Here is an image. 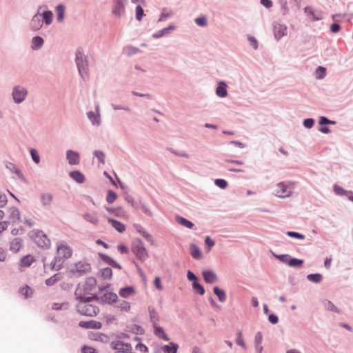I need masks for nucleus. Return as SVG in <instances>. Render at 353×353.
I'll use <instances>...</instances> for the list:
<instances>
[{"mask_svg":"<svg viewBox=\"0 0 353 353\" xmlns=\"http://www.w3.org/2000/svg\"><path fill=\"white\" fill-rule=\"evenodd\" d=\"M110 347L114 350V353H134L130 344L118 339L112 341Z\"/></svg>","mask_w":353,"mask_h":353,"instance_id":"423d86ee","label":"nucleus"},{"mask_svg":"<svg viewBox=\"0 0 353 353\" xmlns=\"http://www.w3.org/2000/svg\"><path fill=\"white\" fill-rule=\"evenodd\" d=\"M43 43V40L40 37H34L32 40V48L36 49L40 48Z\"/></svg>","mask_w":353,"mask_h":353,"instance_id":"c03bdc74","label":"nucleus"},{"mask_svg":"<svg viewBox=\"0 0 353 353\" xmlns=\"http://www.w3.org/2000/svg\"><path fill=\"white\" fill-rule=\"evenodd\" d=\"M30 154L33 162L37 165L39 164L41 159L37 150L34 148H30Z\"/></svg>","mask_w":353,"mask_h":353,"instance_id":"ea45409f","label":"nucleus"},{"mask_svg":"<svg viewBox=\"0 0 353 353\" xmlns=\"http://www.w3.org/2000/svg\"><path fill=\"white\" fill-rule=\"evenodd\" d=\"M134 228L136 231L142 235L148 241L152 242L153 239L152 235L148 233L141 225L139 224H134Z\"/></svg>","mask_w":353,"mask_h":353,"instance_id":"b1692460","label":"nucleus"},{"mask_svg":"<svg viewBox=\"0 0 353 353\" xmlns=\"http://www.w3.org/2000/svg\"><path fill=\"white\" fill-rule=\"evenodd\" d=\"M97 285V281L93 277H88L85 282L84 289L87 291L92 290Z\"/></svg>","mask_w":353,"mask_h":353,"instance_id":"2f4dec72","label":"nucleus"},{"mask_svg":"<svg viewBox=\"0 0 353 353\" xmlns=\"http://www.w3.org/2000/svg\"><path fill=\"white\" fill-rule=\"evenodd\" d=\"M12 95L16 103H21L26 99L27 92L26 90H13Z\"/></svg>","mask_w":353,"mask_h":353,"instance_id":"ddd939ff","label":"nucleus"},{"mask_svg":"<svg viewBox=\"0 0 353 353\" xmlns=\"http://www.w3.org/2000/svg\"><path fill=\"white\" fill-rule=\"evenodd\" d=\"M31 239L40 248L48 249L50 246V240L40 230H32L29 234Z\"/></svg>","mask_w":353,"mask_h":353,"instance_id":"39448f33","label":"nucleus"},{"mask_svg":"<svg viewBox=\"0 0 353 353\" xmlns=\"http://www.w3.org/2000/svg\"><path fill=\"white\" fill-rule=\"evenodd\" d=\"M326 74V69L324 67L319 66L315 71V76L317 79H322Z\"/></svg>","mask_w":353,"mask_h":353,"instance_id":"a18cd8bd","label":"nucleus"},{"mask_svg":"<svg viewBox=\"0 0 353 353\" xmlns=\"http://www.w3.org/2000/svg\"><path fill=\"white\" fill-rule=\"evenodd\" d=\"M205 243L206 245V252H208L211 250V248L214 245V241L210 239L209 236H205Z\"/></svg>","mask_w":353,"mask_h":353,"instance_id":"603ef678","label":"nucleus"},{"mask_svg":"<svg viewBox=\"0 0 353 353\" xmlns=\"http://www.w3.org/2000/svg\"><path fill=\"white\" fill-rule=\"evenodd\" d=\"M154 326V334L160 339H163L164 341H168L169 340L167 335L164 333L163 329L161 327H159L157 325H153Z\"/></svg>","mask_w":353,"mask_h":353,"instance_id":"c85d7f7f","label":"nucleus"},{"mask_svg":"<svg viewBox=\"0 0 353 353\" xmlns=\"http://www.w3.org/2000/svg\"><path fill=\"white\" fill-rule=\"evenodd\" d=\"M323 305L326 310L333 312L337 314L340 312V310L334 305V304L332 301L329 300H324L323 301Z\"/></svg>","mask_w":353,"mask_h":353,"instance_id":"c756f323","label":"nucleus"},{"mask_svg":"<svg viewBox=\"0 0 353 353\" xmlns=\"http://www.w3.org/2000/svg\"><path fill=\"white\" fill-rule=\"evenodd\" d=\"M100 256L104 261L107 262L112 267L117 268L118 269L121 268V265L119 263H117L116 261H114L112 259H111L110 256H108L104 254H100Z\"/></svg>","mask_w":353,"mask_h":353,"instance_id":"e433bc0d","label":"nucleus"},{"mask_svg":"<svg viewBox=\"0 0 353 353\" xmlns=\"http://www.w3.org/2000/svg\"><path fill=\"white\" fill-rule=\"evenodd\" d=\"M53 196L49 192H43L40 195V201L44 208L48 209L52 202Z\"/></svg>","mask_w":353,"mask_h":353,"instance_id":"4468645a","label":"nucleus"},{"mask_svg":"<svg viewBox=\"0 0 353 353\" xmlns=\"http://www.w3.org/2000/svg\"><path fill=\"white\" fill-rule=\"evenodd\" d=\"M72 254V250L70 246L63 241L57 243V254L50 263V269L52 270H59L62 268L63 262L70 258Z\"/></svg>","mask_w":353,"mask_h":353,"instance_id":"f03ea898","label":"nucleus"},{"mask_svg":"<svg viewBox=\"0 0 353 353\" xmlns=\"http://www.w3.org/2000/svg\"><path fill=\"white\" fill-rule=\"evenodd\" d=\"M75 62L80 75L83 78L87 77L88 76V60L81 50H77L76 52Z\"/></svg>","mask_w":353,"mask_h":353,"instance_id":"20e7f679","label":"nucleus"},{"mask_svg":"<svg viewBox=\"0 0 353 353\" xmlns=\"http://www.w3.org/2000/svg\"><path fill=\"white\" fill-rule=\"evenodd\" d=\"M273 256L279 260L281 262L289 265V260H290L291 256L290 254H277L275 253H273Z\"/></svg>","mask_w":353,"mask_h":353,"instance_id":"58836bf2","label":"nucleus"},{"mask_svg":"<svg viewBox=\"0 0 353 353\" xmlns=\"http://www.w3.org/2000/svg\"><path fill=\"white\" fill-rule=\"evenodd\" d=\"M307 279L310 282L319 283L323 280V276L319 273L310 274L307 275Z\"/></svg>","mask_w":353,"mask_h":353,"instance_id":"473e14b6","label":"nucleus"},{"mask_svg":"<svg viewBox=\"0 0 353 353\" xmlns=\"http://www.w3.org/2000/svg\"><path fill=\"white\" fill-rule=\"evenodd\" d=\"M112 275V269L110 268H105L101 270V276L104 279H110Z\"/></svg>","mask_w":353,"mask_h":353,"instance_id":"49530a36","label":"nucleus"},{"mask_svg":"<svg viewBox=\"0 0 353 353\" xmlns=\"http://www.w3.org/2000/svg\"><path fill=\"white\" fill-rule=\"evenodd\" d=\"M132 252L141 261H145L148 256V252L141 241L134 243Z\"/></svg>","mask_w":353,"mask_h":353,"instance_id":"0eeeda50","label":"nucleus"},{"mask_svg":"<svg viewBox=\"0 0 353 353\" xmlns=\"http://www.w3.org/2000/svg\"><path fill=\"white\" fill-rule=\"evenodd\" d=\"M117 194L114 192H113L112 190H109L108 192L106 201L109 203H112L117 199Z\"/></svg>","mask_w":353,"mask_h":353,"instance_id":"13d9d810","label":"nucleus"},{"mask_svg":"<svg viewBox=\"0 0 353 353\" xmlns=\"http://www.w3.org/2000/svg\"><path fill=\"white\" fill-rule=\"evenodd\" d=\"M94 324H95V321H80L79 325L84 328H92L94 327Z\"/></svg>","mask_w":353,"mask_h":353,"instance_id":"052dcab7","label":"nucleus"},{"mask_svg":"<svg viewBox=\"0 0 353 353\" xmlns=\"http://www.w3.org/2000/svg\"><path fill=\"white\" fill-rule=\"evenodd\" d=\"M30 26L34 30H39L42 26L41 16L39 14L34 15L31 20Z\"/></svg>","mask_w":353,"mask_h":353,"instance_id":"393cba45","label":"nucleus"},{"mask_svg":"<svg viewBox=\"0 0 353 353\" xmlns=\"http://www.w3.org/2000/svg\"><path fill=\"white\" fill-rule=\"evenodd\" d=\"M123 4L121 1H119L117 3L115 8L113 10V12L117 15H121V12L123 11Z\"/></svg>","mask_w":353,"mask_h":353,"instance_id":"6e6d98bb","label":"nucleus"},{"mask_svg":"<svg viewBox=\"0 0 353 353\" xmlns=\"http://www.w3.org/2000/svg\"><path fill=\"white\" fill-rule=\"evenodd\" d=\"M236 343L244 349L246 348V345L242 338V332L240 330L236 333Z\"/></svg>","mask_w":353,"mask_h":353,"instance_id":"de8ad7c7","label":"nucleus"},{"mask_svg":"<svg viewBox=\"0 0 353 353\" xmlns=\"http://www.w3.org/2000/svg\"><path fill=\"white\" fill-rule=\"evenodd\" d=\"M303 259H299L296 258H290V260H289V266L299 268L302 267L303 265Z\"/></svg>","mask_w":353,"mask_h":353,"instance_id":"4c0bfd02","label":"nucleus"},{"mask_svg":"<svg viewBox=\"0 0 353 353\" xmlns=\"http://www.w3.org/2000/svg\"><path fill=\"white\" fill-rule=\"evenodd\" d=\"M43 19L46 24H50L52 21V13L50 11L44 12L43 14Z\"/></svg>","mask_w":353,"mask_h":353,"instance_id":"4d7b16f0","label":"nucleus"},{"mask_svg":"<svg viewBox=\"0 0 353 353\" xmlns=\"http://www.w3.org/2000/svg\"><path fill=\"white\" fill-rule=\"evenodd\" d=\"M296 183L294 181H281L277 183L273 187L272 194L280 199H286L293 196L294 190Z\"/></svg>","mask_w":353,"mask_h":353,"instance_id":"7ed1b4c3","label":"nucleus"},{"mask_svg":"<svg viewBox=\"0 0 353 353\" xmlns=\"http://www.w3.org/2000/svg\"><path fill=\"white\" fill-rule=\"evenodd\" d=\"M116 307L122 312H128L130 310V303L123 300L119 301Z\"/></svg>","mask_w":353,"mask_h":353,"instance_id":"c9c22d12","label":"nucleus"},{"mask_svg":"<svg viewBox=\"0 0 353 353\" xmlns=\"http://www.w3.org/2000/svg\"><path fill=\"white\" fill-rule=\"evenodd\" d=\"M65 159L70 165H77L80 163V154L78 152L68 150L65 152Z\"/></svg>","mask_w":353,"mask_h":353,"instance_id":"1a4fd4ad","label":"nucleus"},{"mask_svg":"<svg viewBox=\"0 0 353 353\" xmlns=\"http://www.w3.org/2000/svg\"><path fill=\"white\" fill-rule=\"evenodd\" d=\"M91 270L90 265L85 261H79L74 264L71 271L74 273L78 272L80 274L89 272Z\"/></svg>","mask_w":353,"mask_h":353,"instance_id":"9d476101","label":"nucleus"},{"mask_svg":"<svg viewBox=\"0 0 353 353\" xmlns=\"http://www.w3.org/2000/svg\"><path fill=\"white\" fill-rule=\"evenodd\" d=\"M214 183L216 185L219 187L221 189H225L228 186V183L225 180L221 179H217L214 181Z\"/></svg>","mask_w":353,"mask_h":353,"instance_id":"0e129e2a","label":"nucleus"},{"mask_svg":"<svg viewBox=\"0 0 353 353\" xmlns=\"http://www.w3.org/2000/svg\"><path fill=\"white\" fill-rule=\"evenodd\" d=\"M141 208L142 211L147 215L152 216V212L151 210L141 201H139L138 208Z\"/></svg>","mask_w":353,"mask_h":353,"instance_id":"864d4df0","label":"nucleus"},{"mask_svg":"<svg viewBox=\"0 0 353 353\" xmlns=\"http://www.w3.org/2000/svg\"><path fill=\"white\" fill-rule=\"evenodd\" d=\"M192 288L200 295H203L205 293V290L203 287L199 283V281L192 283Z\"/></svg>","mask_w":353,"mask_h":353,"instance_id":"79ce46f5","label":"nucleus"},{"mask_svg":"<svg viewBox=\"0 0 353 353\" xmlns=\"http://www.w3.org/2000/svg\"><path fill=\"white\" fill-rule=\"evenodd\" d=\"M34 261V257L31 255H26L20 260V266L28 268L30 267Z\"/></svg>","mask_w":353,"mask_h":353,"instance_id":"7c9ffc66","label":"nucleus"},{"mask_svg":"<svg viewBox=\"0 0 353 353\" xmlns=\"http://www.w3.org/2000/svg\"><path fill=\"white\" fill-rule=\"evenodd\" d=\"M119 295L123 298H128L134 294V289L131 286H128L120 289Z\"/></svg>","mask_w":353,"mask_h":353,"instance_id":"bb28decb","label":"nucleus"},{"mask_svg":"<svg viewBox=\"0 0 353 353\" xmlns=\"http://www.w3.org/2000/svg\"><path fill=\"white\" fill-rule=\"evenodd\" d=\"M143 10L141 6H137L136 7V18L138 21H141L142 17H143Z\"/></svg>","mask_w":353,"mask_h":353,"instance_id":"774afa93","label":"nucleus"},{"mask_svg":"<svg viewBox=\"0 0 353 353\" xmlns=\"http://www.w3.org/2000/svg\"><path fill=\"white\" fill-rule=\"evenodd\" d=\"M57 20L61 21L64 17V7L62 5H59L57 7Z\"/></svg>","mask_w":353,"mask_h":353,"instance_id":"5fc2aeb1","label":"nucleus"},{"mask_svg":"<svg viewBox=\"0 0 353 353\" xmlns=\"http://www.w3.org/2000/svg\"><path fill=\"white\" fill-rule=\"evenodd\" d=\"M204 281L209 284H212L218 281L216 274L212 270H204L202 272Z\"/></svg>","mask_w":353,"mask_h":353,"instance_id":"f8f14e48","label":"nucleus"},{"mask_svg":"<svg viewBox=\"0 0 353 353\" xmlns=\"http://www.w3.org/2000/svg\"><path fill=\"white\" fill-rule=\"evenodd\" d=\"M303 126L307 129H310L314 124V120L311 118L305 119L303 122Z\"/></svg>","mask_w":353,"mask_h":353,"instance_id":"338daca9","label":"nucleus"},{"mask_svg":"<svg viewBox=\"0 0 353 353\" xmlns=\"http://www.w3.org/2000/svg\"><path fill=\"white\" fill-rule=\"evenodd\" d=\"M8 218L10 220V223L13 225L17 223L20 219L19 210L15 207H11L8 210Z\"/></svg>","mask_w":353,"mask_h":353,"instance_id":"dca6fc26","label":"nucleus"},{"mask_svg":"<svg viewBox=\"0 0 353 353\" xmlns=\"http://www.w3.org/2000/svg\"><path fill=\"white\" fill-rule=\"evenodd\" d=\"M62 277L63 276L61 273H57L54 274L52 276L47 279L45 283L48 286H52L58 281H61L62 279Z\"/></svg>","mask_w":353,"mask_h":353,"instance_id":"cd10ccee","label":"nucleus"},{"mask_svg":"<svg viewBox=\"0 0 353 353\" xmlns=\"http://www.w3.org/2000/svg\"><path fill=\"white\" fill-rule=\"evenodd\" d=\"M20 294L25 298H29L32 294V290L28 285H26L20 289Z\"/></svg>","mask_w":353,"mask_h":353,"instance_id":"a19ab883","label":"nucleus"},{"mask_svg":"<svg viewBox=\"0 0 353 353\" xmlns=\"http://www.w3.org/2000/svg\"><path fill=\"white\" fill-rule=\"evenodd\" d=\"M213 292L214 294H216L220 302H224L226 299V294L224 290L220 289L219 287L216 286L213 288Z\"/></svg>","mask_w":353,"mask_h":353,"instance_id":"f704fd0d","label":"nucleus"},{"mask_svg":"<svg viewBox=\"0 0 353 353\" xmlns=\"http://www.w3.org/2000/svg\"><path fill=\"white\" fill-rule=\"evenodd\" d=\"M68 303L65 302L62 303H54L52 308L54 310H67L68 308Z\"/></svg>","mask_w":353,"mask_h":353,"instance_id":"09e8293b","label":"nucleus"},{"mask_svg":"<svg viewBox=\"0 0 353 353\" xmlns=\"http://www.w3.org/2000/svg\"><path fill=\"white\" fill-rule=\"evenodd\" d=\"M163 349L165 353H176L178 345L176 344L172 343L171 346L165 345Z\"/></svg>","mask_w":353,"mask_h":353,"instance_id":"8fccbe9b","label":"nucleus"},{"mask_svg":"<svg viewBox=\"0 0 353 353\" xmlns=\"http://www.w3.org/2000/svg\"><path fill=\"white\" fill-rule=\"evenodd\" d=\"M286 234L290 237L295 238V239H301V240H303L305 239L304 235H303L299 232H296L289 231V232H287Z\"/></svg>","mask_w":353,"mask_h":353,"instance_id":"bf43d9fd","label":"nucleus"},{"mask_svg":"<svg viewBox=\"0 0 353 353\" xmlns=\"http://www.w3.org/2000/svg\"><path fill=\"white\" fill-rule=\"evenodd\" d=\"M70 177L78 183H83L85 181V176L79 170L72 171L69 173Z\"/></svg>","mask_w":353,"mask_h":353,"instance_id":"4be33fe9","label":"nucleus"},{"mask_svg":"<svg viewBox=\"0 0 353 353\" xmlns=\"http://www.w3.org/2000/svg\"><path fill=\"white\" fill-rule=\"evenodd\" d=\"M75 299L77 301L76 304L77 312L81 315L94 316L99 311V308L93 304L96 296H86L81 293L79 287L75 291Z\"/></svg>","mask_w":353,"mask_h":353,"instance_id":"f257e3e1","label":"nucleus"},{"mask_svg":"<svg viewBox=\"0 0 353 353\" xmlns=\"http://www.w3.org/2000/svg\"><path fill=\"white\" fill-rule=\"evenodd\" d=\"M83 218L87 222L90 223L94 226L98 225L99 223V219L97 215L94 213L85 212L83 214Z\"/></svg>","mask_w":353,"mask_h":353,"instance_id":"a211bd4d","label":"nucleus"},{"mask_svg":"<svg viewBox=\"0 0 353 353\" xmlns=\"http://www.w3.org/2000/svg\"><path fill=\"white\" fill-rule=\"evenodd\" d=\"M128 330L135 334H142L143 329L137 325H132L128 326Z\"/></svg>","mask_w":353,"mask_h":353,"instance_id":"e2e57ef3","label":"nucleus"},{"mask_svg":"<svg viewBox=\"0 0 353 353\" xmlns=\"http://www.w3.org/2000/svg\"><path fill=\"white\" fill-rule=\"evenodd\" d=\"M108 222L119 232H123L125 230V225L119 221L108 218Z\"/></svg>","mask_w":353,"mask_h":353,"instance_id":"5701e85b","label":"nucleus"},{"mask_svg":"<svg viewBox=\"0 0 353 353\" xmlns=\"http://www.w3.org/2000/svg\"><path fill=\"white\" fill-rule=\"evenodd\" d=\"M305 13H306L307 15L310 16V17H311V18H312V19L318 20V19H321V17H316V16L314 15V10H313L312 8H311V7H306V8H305Z\"/></svg>","mask_w":353,"mask_h":353,"instance_id":"69168bd1","label":"nucleus"},{"mask_svg":"<svg viewBox=\"0 0 353 353\" xmlns=\"http://www.w3.org/2000/svg\"><path fill=\"white\" fill-rule=\"evenodd\" d=\"M6 167L10 172L14 173L19 179L23 180L25 179L23 174L21 172L20 169L14 163L8 162L6 163Z\"/></svg>","mask_w":353,"mask_h":353,"instance_id":"aec40b11","label":"nucleus"},{"mask_svg":"<svg viewBox=\"0 0 353 353\" xmlns=\"http://www.w3.org/2000/svg\"><path fill=\"white\" fill-rule=\"evenodd\" d=\"M149 315L153 325H157L159 321V316L157 312L152 307L149 308Z\"/></svg>","mask_w":353,"mask_h":353,"instance_id":"72a5a7b5","label":"nucleus"},{"mask_svg":"<svg viewBox=\"0 0 353 353\" xmlns=\"http://www.w3.org/2000/svg\"><path fill=\"white\" fill-rule=\"evenodd\" d=\"M87 117L92 125L99 126L101 123V115L99 112V105H95V111H89L87 112Z\"/></svg>","mask_w":353,"mask_h":353,"instance_id":"6e6552de","label":"nucleus"},{"mask_svg":"<svg viewBox=\"0 0 353 353\" xmlns=\"http://www.w3.org/2000/svg\"><path fill=\"white\" fill-rule=\"evenodd\" d=\"M117 294L114 292H106L96 299L102 303L112 304L117 300Z\"/></svg>","mask_w":353,"mask_h":353,"instance_id":"9b49d317","label":"nucleus"},{"mask_svg":"<svg viewBox=\"0 0 353 353\" xmlns=\"http://www.w3.org/2000/svg\"><path fill=\"white\" fill-rule=\"evenodd\" d=\"M23 245V240L17 237L13 239L10 243V250L14 252H17L21 250Z\"/></svg>","mask_w":353,"mask_h":353,"instance_id":"f3484780","label":"nucleus"},{"mask_svg":"<svg viewBox=\"0 0 353 353\" xmlns=\"http://www.w3.org/2000/svg\"><path fill=\"white\" fill-rule=\"evenodd\" d=\"M274 34L276 39H280L287 34V27L279 23L275 24L274 26Z\"/></svg>","mask_w":353,"mask_h":353,"instance_id":"2eb2a0df","label":"nucleus"},{"mask_svg":"<svg viewBox=\"0 0 353 353\" xmlns=\"http://www.w3.org/2000/svg\"><path fill=\"white\" fill-rule=\"evenodd\" d=\"M175 220L179 224L181 225L182 226H183L185 228L192 229L194 227V223L192 221H190L179 215H176L175 216Z\"/></svg>","mask_w":353,"mask_h":353,"instance_id":"a878e982","label":"nucleus"},{"mask_svg":"<svg viewBox=\"0 0 353 353\" xmlns=\"http://www.w3.org/2000/svg\"><path fill=\"white\" fill-rule=\"evenodd\" d=\"M319 123V125H328V124L334 125V124H336V121L330 120L325 117H321Z\"/></svg>","mask_w":353,"mask_h":353,"instance_id":"680f3d73","label":"nucleus"},{"mask_svg":"<svg viewBox=\"0 0 353 353\" xmlns=\"http://www.w3.org/2000/svg\"><path fill=\"white\" fill-rule=\"evenodd\" d=\"M263 336L261 332H256L254 336V347L256 353H261L263 351L262 346Z\"/></svg>","mask_w":353,"mask_h":353,"instance_id":"6ab92c4d","label":"nucleus"},{"mask_svg":"<svg viewBox=\"0 0 353 353\" xmlns=\"http://www.w3.org/2000/svg\"><path fill=\"white\" fill-rule=\"evenodd\" d=\"M333 191L336 195L346 196L348 190H345L342 187L335 184L333 186Z\"/></svg>","mask_w":353,"mask_h":353,"instance_id":"37998d69","label":"nucleus"},{"mask_svg":"<svg viewBox=\"0 0 353 353\" xmlns=\"http://www.w3.org/2000/svg\"><path fill=\"white\" fill-rule=\"evenodd\" d=\"M94 157L98 159L99 163L104 164L105 163V154L101 150H95L94 152Z\"/></svg>","mask_w":353,"mask_h":353,"instance_id":"3c124183","label":"nucleus"},{"mask_svg":"<svg viewBox=\"0 0 353 353\" xmlns=\"http://www.w3.org/2000/svg\"><path fill=\"white\" fill-rule=\"evenodd\" d=\"M190 251L191 256L196 260L202 258V253L200 248L194 243L190 244Z\"/></svg>","mask_w":353,"mask_h":353,"instance_id":"412c9836","label":"nucleus"}]
</instances>
